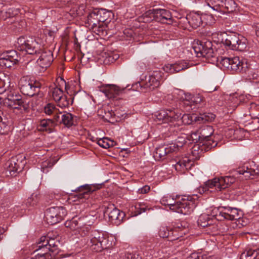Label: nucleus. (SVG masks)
<instances>
[{
    "label": "nucleus",
    "instance_id": "f257e3e1",
    "mask_svg": "<svg viewBox=\"0 0 259 259\" xmlns=\"http://www.w3.org/2000/svg\"><path fill=\"white\" fill-rule=\"evenodd\" d=\"M81 240L82 245L87 244L90 249L95 252H101L107 249L113 245V238L103 232L95 230L89 231L85 237Z\"/></svg>",
    "mask_w": 259,
    "mask_h": 259
},
{
    "label": "nucleus",
    "instance_id": "f03ea898",
    "mask_svg": "<svg viewBox=\"0 0 259 259\" xmlns=\"http://www.w3.org/2000/svg\"><path fill=\"white\" fill-rule=\"evenodd\" d=\"M97 217L92 214L78 217L75 216L67 221L65 225L71 230H76L81 237H85L97 221Z\"/></svg>",
    "mask_w": 259,
    "mask_h": 259
},
{
    "label": "nucleus",
    "instance_id": "7ed1b4c3",
    "mask_svg": "<svg viewBox=\"0 0 259 259\" xmlns=\"http://www.w3.org/2000/svg\"><path fill=\"white\" fill-rule=\"evenodd\" d=\"M236 178L234 176H226L225 177L215 178L209 180L205 183L203 186L197 188L198 193L200 194H208L215 190L221 191L234 183Z\"/></svg>",
    "mask_w": 259,
    "mask_h": 259
},
{
    "label": "nucleus",
    "instance_id": "20e7f679",
    "mask_svg": "<svg viewBox=\"0 0 259 259\" xmlns=\"http://www.w3.org/2000/svg\"><path fill=\"white\" fill-rule=\"evenodd\" d=\"M200 135L202 139V144L194 145L192 148L193 152L196 151L199 154L203 151L206 152L212 148L215 147L218 143L212 138L214 130L210 125H202L200 127Z\"/></svg>",
    "mask_w": 259,
    "mask_h": 259
},
{
    "label": "nucleus",
    "instance_id": "39448f33",
    "mask_svg": "<svg viewBox=\"0 0 259 259\" xmlns=\"http://www.w3.org/2000/svg\"><path fill=\"white\" fill-rule=\"evenodd\" d=\"M193 49L198 57H204L208 62H215V55L212 48V44L210 40L203 38L193 47Z\"/></svg>",
    "mask_w": 259,
    "mask_h": 259
},
{
    "label": "nucleus",
    "instance_id": "423d86ee",
    "mask_svg": "<svg viewBox=\"0 0 259 259\" xmlns=\"http://www.w3.org/2000/svg\"><path fill=\"white\" fill-rule=\"evenodd\" d=\"M44 84L42 80H31L22 78L19 82L20 90L24 95L30 97L39 95L41 97L42 94L40 93V90Z\"/></svg>",
    "mask_w": 259,
    "mask_h": 259
},
{
    "label": "nucleus",
    "instance_id": "0eeeda50",
    "mask_svg": "<svg viewBox=\"0 0 259 259\" xmlns=\"http://www.w3.org/2000/svg\"><path fill=\"white\" fill-rule=\"evenodd\" d=\"M16 47L20 51H26L30 55L40 53V45L33 37L21 36L17 39Z\"/></svg>",
    "mask_w": 259,
    "mask_h": 259
},
{
    "label": "nucleus",
    "instance_id": "6e6552de",
    "mask_svg": "<svg viewBox=\"0 0 259 259\" xmlns=\"http://www.w3.org/2000/svg\"><path fill=\"white\" fill-rule=\"evenodd\" d=\"M181 118L182 122L185 124H191L193 122L201 123L205 122H211L213 121L215 115L212 113H200L199 115L196 114H184L181 116Z\"/></svg>",
    "mask_w": 259,
    "mask_h": 259
},
{
    "label": "nucleus",
    "instance_id": "1a4fd4ad",
    "mask_svg": "<svg viewBox=\"0 0 259 259\" xmlns=\"http://www.w3.org/2000/svg\"><path fill=\"white\" fill-rule=\"evenodd\" d=\"M66 214L67 211L64 207L56 206L48 208L45 212V217L47 223L53 225L63 220Z\"/></svg>",
    "mask_w": 259,
    "mask_h": 259
},
{
    "label": "nucleus",
    "instance_id": "9d476101",
    "mask_svg": "<svg viewBox=\"0 0 259 259\" xmlns=\"http://www.w3.org/2000/svg\"><path fill=\"white\" fill-rule=\"evenodd\" d=\"M5 103L11 108L19 110L20 113H27L29 111L28 103L22 100L19 95H9Z\"/></svg>",
    "mask_w": 259,
    "mask_h": 259
},
{
    "label": "nucleus",
    "instance_id": "9b49d317",
    "mask_svg": "<svg viewBox=\"0 0 259 259\" xmlns=\"http://www.w3.org/2000/svg\"><path fill=\"white\" fill-rule=\"evenodd\" d=\"M219 214L218 217H221V220L223 219L233 221L239 220L241 218L242 213L237 208L229 206H220L219 208Z\"/></svg>",
    "mask_w": 259,
    "mask_h": 259
},
{
    "label": "nucleus",
    "instance_id": "f8f14e48",
    "mask_svg": "<svg viewBox=\"0 0 259 259\" xmlns=\"http://www.w3.org/2000/svg\"><path fill=\"white\" fill-rule=\"evenodd\" d=\"M59 242L58 240L54 238H52L49 234L47 236H44L40 238L39 242V250L44 248L47 251L51 252L52 254H55V255L58 252V244Z\"/></svg>",
    "mask_w": 259,
    "mask_h": 259
},
{
    "label": "nucleus",
    "instance_id": "ddd939ff",
    "mask_svg": "<svg viewBox=\"0 0 259 259\" xmlns=\"http://www.w3.org/2000/svg\"><path fill=\"white\" fill-rule=\"evenodd\" d=\"M181 113L178 109L163 110L160 111L156 117L158 121L163 123L172 122L180 118Z\"/></svg>",
    "mask_w": 259,
    "mask_h": 259
},
{
    "label": "nucleus",
    "instance_id": "4468645a",
    "mask_svg": "<svg viewBox=\"0 0 259 259\" xmlns=\"http://www.w3.org/2000/svg\"><path fill=\"white\" fill-rule=\"evenodd\" d=\"M104 215H108L110 221L116 224H120L125 216L124 213L117 208L113 204H109L105 207Z\"/></svg>",
    "mask_w": 259,
    "mask_h": 259
},
{
    "label": "nucleus",
    "instance_id": "2eb2a0df",
    "mask_svg": "<svg viewBox=\"0 0 259 259\" xmlns=\"http://www.w3.org/2000/svg\"><path fill=\"white\" fill-rule=\"evenodd\" d=\"M218 35L221 38V42L229 49L236 51V48H239V46L237 45V42L239 40L238 33L232 32L228 33L224 32Z\"/></svg>",
    "mask_w": 259,
    "mask_h": 259
},
{
    "label": "nucleus",
    "instance_id": "dca6fc26",
    "mask_svg": "<svg viewBox=\"0 0 259 259\" xmlns=\"http://www.w3.org/2000/svg\"><path fill=\"white\" fill-rule=\"evenodd\" d=\"M195 204L191 200L183 199L182 201H177L172 207V210L187 215L193 211L195 207Z\"/></svg>",
    "mask_w": 259,
    "mask_h": 259
},
{
    "label": "nucleus",
    "instance_id": "f3484780",
    "mask_svg": "<svg viewBox=\"0 0 259 259\" xmlns=\"http://www.w3.org/2000/svg\"><path fill=\"white\" fill-rule=\"evenodd\" d=\"M216 222L215 219L205 213L201 214L197 221L199 226L203 228H207V230L212 232H215L218 229Z\"/></svg>",
    "mask_w": 259,
    "mask_h": 259
},
{
    "label": "nucleus",
    "instance_id": "a211bd4d",
    "mask_svg": "<svg viewBox=\"0 0 259 259\" xmlns=\"http://www.w3.org/2000/svg\"><path fill=\"white\" fill-rule=\"evenodd\" d=\"M40 56L37 60V64L41 68L40 71H44L49 67L53 61V53L51 51L40 52Z\"/></svg>",
    "mask_w": 259,
    "mask_h": 259
},
{
    "label": "nucleus",
    "instance_id": "6ab92c4d",
    "mask_svg": "<svg viewBox=\"0 0 259 259\" xmlns=\"http://www.w3.org/2000/svg\"><path fill=\"white\" fill-rule=\"evenodd\" d=\"M124 90V88L121 89L116 85L109 84L103 89L102 92L108 98L115 100L117 99L118 96L122 94Z\"/></svg>",
    "mask_w": 259,
    "mask_h": 259
},
{
    "label": "nucleus",
    "instance_id": "aec40b11",
    "mask_svg": "<svg viewBox=\"0 0 259 259\" xmlns=\"http://www.w3.org/2000/svg\"><path fill=\"white\" fill-rule=\"evenodd\" d=\"M91 185L85 184L72 190L77 193L75 195V198H76V199L74 201L78 200L80 202H83V199H88L89 194L94 191Z\"/></svg>",
    "mask_w": 259,
    "mask_h": 259
},
{
    "label": "nucleus",
    "instance_id": "412c9836",
    "mask_svg": "<svg viewBox=\"0 0 259 259\" xmlns=\"http://www.w3.org/2000/svg\"><path fill=\"white\" fill-rule=\"evenodd\" d=\"M155 21L161 23L171 24L173 20L171 13L165 9H156Z\"/></svg>",
    "mask_w": 259,
    "mask_h": 259
},
{
    "label": "nucleus",
    "instance_id": "4be33fe9",
    "mask_svg": "<svg viewBox=\"0 0 259 259\" xmlns=\"http://www.w3.org/2000/svg\"><path fill=\"white\" fill-rule=\"evenodd\" d=\"M23 165L17 157H13L5 163V168L11 176H13Z\"/></svg>",
    "mask_w": 259,
    "mask_h": 259
},
{
    "label": "nucleus",
    "instance_id": "5701e85b",
    "mask_svg": "<svg viewBox=\"0 0 259 259\" xmlns=\"http://www.w3.org/2000/svg\"><path fill=\"white\" fill-rule=\"evenodd\" d=\"M230 63V70L232 71L236 72H245L247 69L246 62L240 60L237 56L231 58Z\"/></svg>",
    "mask_w": 259,
    "mask_h": 259
},
{
    "label": "nucleus",
    "instance_id": "b1692460",
    "mask_svg": "<svg viewBox=\"0 0 259 259\" xmlns=\"http://www.w3.org/2000/svg\"><path fill=\"white\" fill-rule=\"evenodd\" d=\"M185 21H187L192 28H197L202 24L201 15L197 13H190L186 17L182 19L181 22Z\"/></svg>",
    "mask_w": 259,
    "mask_h": 259
},
{
    "label": "nucleus",
    "instance_id": "393cba45",
    "mask_svg": "<svg viewBox=\"0 0 259 259\" xmlns=\"http://www.w3.org/2000/svg\"><path fill=\"white\" fill-rule=\"evenodd\" d=\"M190 67L189 63L184 61H179L175 64L165 65L164 69L170 73L179 72L180 71L185 70Z\"/></svg>",
    "mask_w": 259,
    "mask_h": 259
},
{
    "label": "nucleus",
    "instance_id": "a878e982",
    "mask_svg": "<svg viewBox=\"0 0 259 259\" xmlns=\"http://www.w3.org/2000/svg\"><path fill=\"white\" fill-rule=\"evenodd\" d=\"M192 164L193 162L188 157H185L177 161L174 166L177 171L183 173L190 169Z\"/></svg>",
    "mask_w": 259,
    "mask_h": 259
},
{
    "label": "nucleus",
    "instance_id": "bb28decb",
    "mask_svg": "<svg viewBox=\"0 0 259 259\" xmlns=\"http://www.w3.org/2000/svg\"><path fill=\"white\" fill-rule=\"evenodd\" d=\"M208 5L214 10L219 11L223 7L229 10L228 5H234L235 3L233 0H210Z\"/></svg>",
    "mask_w": 259,
    "mask_h": 259
},
{
    "label": "nucleus",
    "instance_id": "cd10ccee",
    "mask_svg": "<svg viewBox=\"0 0 259 259\" xmlns=\"http://www.w3.org/2000/svg\"><path fill=\"white\" fill-rule=\"evenodd\" d=\"M55 124L51 119H44L40 120L37 125V129L40 132H46L51 133L54 131Z\"/></svg>",
    "mask_w": 259,
    "mask_h": 259
},
{
    "label": "nucleus",
    "instance_id": "c85d7f7f",
    "mask_svg": "<svg viewBox=\"0 0 259 259\" xmlns=\"http://www.w3.org/2000/svg\"><path fill=\"white\" fill-rule=\"evenodd\" d=\"M161 77V72L159 71H154L148 76H146L145 79L148 83L152 84L154 87L158 88L160 85Z\"/></svg>",
    "mask_w": 259,
    "mask_h": 259
},
{
    "label": "nucleus",
    "instance_id": "c756f323",
    "mask_svg": "<svg viewBox=\"0 0 259 259\" xmlns=\"http://www.w3.org/2000/svg\"><path fill=\"white\" fill-rule=\"evenodd\" d=\"M235 175H243L246 179L250 178L251 176L259 175V168H249L248 167L239 168L235 171Z\"/></svg>",
    "mask_w": 259,
    "mask_h": 259
},
{
    "label": "nucleus",
    "instance_id": "7c9ffc66",
    "mask_svg": "<svg viewBox=\"0 0 259 259\" xmlns=\"http://www.w3.org/2000/svg\"><path fill=\"white\" fill-rule=\"evenodd\" d=\"M18 62V60L10 57L7 54L3 53L1 55L0 65L6 68H11Z\"/></svg>",
    "mask_w": 259,
    "mask_h": 259
},
{
    "label": "nucleus",
    "instance_id": "2f4dec72",
    "mask_svg": "<svg viewBox=\"0 0 259 259\" xmlns=\"http://www.w3.org/2000/svg\"><path fill=\"white\" fill-rule=\"evenodd\" d=\"M73 100L74 98L71 95L68 96L64 94V95L56 102L57 103L58 106L63 108L68 107L70 105H72L73 103Z\"/></svg>",
    "mask_w": 259,
    "mask_h": 259
},
{
    "label": "nucleus",
    "instance_id": "473e14b6",
    "mask_svg": "<svg viewBox=\"0 0 259 259\" xmlns=\"http://www.w3.org/2000/svg\"><path fill=\"white\" fill-rule=\"evenodd\" d=\"M75 116L71 113L64 112L61 115L60 123L63 124L65 126L70 127L74 124V118Z\"/></svg>",
    "mask_w": 259,
    "mask_h": 259
},
{
    "label": "nucleus",
    "instance_id": "72a5a7b5",
    "mask_svg": "<svg viewBox=\"0 0 259 259\" xmlns=\"http://www.w3.org/2000/svg\"><path fill=\"white\" fill-rule=\"evenodd\" d=\"M97 15L99 18V21L101 22H109L110 21V18L112 14L111 12L107 11L104 9H95Z\"/></svg>",
    "mask_w": 259,
    "mask_h": 259
},
{
    "label": "nucleus",
    "instance_id": "f704fd0d",
    "mask_svg": "<svg viewBox=\"0 0 259 259\" xmlns=\"http://www.w3.org/2000/svg\"><path fill=\"white\" fill-rule=\"evenodd\" d=\"M167 155L166 146L162 145L156 148L154 157L155 159L160 160L165 159Z\"/></svg>",
    "mask_w": 259,
    "mask_h": 259
},
{
    "label": "nucleus",
    "instance_id": "c9c22d12",
    "mask_svg": "<svg viewBox=\"0 0 259 259\" xmlns=\"http://www.w3.org/2000/svg\"><path fill=\"white\" fill-rule=\"evenodd\" d=\"M88 23L89 25L91 26L92 28H94L99 25L101 21H99V18L95 10H94L88 16L87 19Z\"/></svg>",
    "mask_w": 259,
    "mask_h": 259
},
{
    "label": "nucleus",
    "instance_id": "e433bc0d",
    "mask_svg": "<svg viewBox=\"0 0 259 259\" xmlns=\"http://www.w3.org/2000/svg\"><path fill=\"white\" fill-rule=\"evenodd\" d=\"M259 254V249H250L242 252L240 255V259H254Z\"/></svg>",
    "mask_w": 259,
    "mask_h": 259
},
{
    "label": "nucleus",
    "instance_id": "4c0bfd02",
    "mask_svg": "<svg viewBox=\"0 0 259 259\" xmlns=\"http://www.w3.org/2000/svg\"><path fill=\"white\" fill-rule=\"evenodd\" d=\"M156 9H153L146 11L141 17L143 22L149 23L153 20L155 21Z\"/></svg>",
    "mask_w": 259,
    "mask_h": 259
},
{
    "label": "nucleus",
    "instance_id": "58836bf2",
    "mask_svg": "<svg viewBox=\"0 0 259 259\" xmlns=\"http://www.w3.org/2000/svg\"><path fill=\"white\" fill-rule=\"evenodd\" d=\"M231 59V58H228L223 56H217L216 55L215 62L219 63L224 68L230 70Z\"/></svg>",
    "mask_w": 259,
    "mask_h": 259
},
{
    "label": "nucleus",
    "instance_id": "ea45409f",
    "mask_svg": "<svg viewBox=\"0 0 259 259\" xmlns=\"http://www.w3.org/2000/svg\"><path fill=\"white\" fill-rule=\"evenodd\" d=\"M200 128L198 130H196L192 132L191 134L189 136V140L192 141L193 142L197 143L195 145H199L202 144L201 142H202V139L200 135Z\"/></svg>",
    "mask_w": 259,
    "mask_h": 259
},
{
    "label": "nucleus",
    "instance_id": "a19ab883",
    "mask_svg": "<svg viewBox=\"0 0 259 259\" xmlns=\"http://www.w3.org/2000/svg\"><path fill=\"white\" fill-rule=\"evenodd\" d=\"M190 102L195 108L197 105L202 106L204 104V97L200 94H195L189 97Z\"/></svg>",
    "mask_w": 259,
    "mask_h": 259
},
{
    "label": "nucleus",
    "instance_id": "79ce46f5",
    "mask_svg": "<svg viewBox=\"0 0 259 259\" xmlns=\"http://www.w3.org/2000/svg\"><path fill=\"white\" fill-rule=\"evenodd\" d=\"M39 200V194L35 192L28 198L26 200V205L27 206H33L36 205Z\"/></svg>",
    "mask_w": 259,
    "mask_h": 259
},
{
    "label": "nucleus",
    "instance_id": "37998d69",
    "mask_svg": "<svg viewBox=\"0 0 259 259\" xmlns=\"http://www.w3.org/2000/svg\"><path fill=\"white\" fill-rule=\"evenodd\" d=\"M169 229L167 227H161L158 232L159 236L163 238H167L168 240L170 241H174L175 238L170 236V235H169ZM176 237H177L175 236V238Z\"/></svg>",
    "mask_w": 259,
    "mask_h": 259
},
{
    "label": "nucleus",
    "instance_id": "c03bdc74",
    "mask_svg": "<svg viewBox=\"0 0 259 259\" xmlns=\"http://www.w3.org/2000/svg\"><path fill=\"white\" fill-rule=\"evenodd\" d=\"M160 201L162 205L169 206L171 210H172V206L176 203L174 199V196L171 195L163 196Z\"/></svg>",
    "mask_w": 259,
    "mask_h": 259
},
{
    "label": "nucleus",
    "instance_id": "a18cd8bd",
    "mask_svg": "<svg viewBox=\"0 0 259 259\" xmlns=\"http://www.w3.org/2000/svg\"><path fill=\"white\" fill-rule=\"evenodd\" d=\"M97 143L101 147L107 149L110 146H113V141H110L107 138H103L102 139L96 138Z\"/></svg>",
    "mask_w": 259,
    "mask_h": 259
},
{
    "label": "nucleus",
    "instance_id": "49530a36",
    "mask_svg": "<svg viewBox=\"0 0 259 259\" xmlns=\"http://www.w3.org/2000/svg\"><path fill=\"white\" fill-rule=\"evenodd\" d=\"M151 209V207L148 204L145 203H139L135 206L136 214H140L142 212L150 210Z\"/></svg>",
    "mask_w": 259,
    "mask_h": 259
},
{
    "label": "nucleus",
    "instance_id": "de8ad7c7",
    "mask_svg": "<svg viewBox=\"0 0 259 259\" xmlns=\"http://www.w3.org/2000/svg\"><path fill=\"white\" fill-rule=\"evenodd\" d=\"M44 112L47 115H52L58 112V109L56 107L55 105L53 103H48L44 107Z\"/></svg>",
    "mask_w": 259,
    "mask_h": 259
},
{
    "label": "nucleus",
    "instance_id": "09e8293b",
    "mask_svg": "<svg viewBox=\"0 0 259 259\" xmlns=\"http://www.w3.org/2000/svg\"><path fill=\"white\" fill-rule=\"evenodd\" d=\"M239 41H237V45L239 46V48H236V51H243L247 47V39L243 36L238 34Z\"/></svg>",
    "mask_w": 259,
    "mask_h": 259
},
{
    "label": "nucleus",
    "instance_id": "8fccbe9b",
    "mask_svg": "<svg viewBox=\"0 0 259 259\" xmlns=\"http://www.w3.org/2000/svg\"><path fill=\"white\" fill-rule=\"evenodd\" d=\"M19 13L18 9L14 8H10L7 11L5 12V16L3 15L2 18L6 20L8 18H12L17 15Z\"/></svg>",
    "mask_w": 259,
    "mask_h": 259
},
{
    "label": "nucleus",
    "instance_id": "3c124183",
    "mask_svg": "<svg viewBox=\"0 0 259 259\" xmlns=\"http://www.w3.org/2000/svg\"><path fill=\"white\" fill-rule=\"evenodd\" d=\"M119 259H141V256L137 253L125 252L121 253Z\"/></svg>",
    "mask_w": 259,
    "mask_h": 259
},
{
    "label": "nucleus",
    "instance_id": "603ef678",
    "mask_svg": "<svg viewBox=\"0 0 259 259\" xmlns=\"http://www.w3.org/2000/svg\"><path fill=\"white\" fill-rule=\"evenodd\" d=\"M52 97L55 102L58 101L64 95L63 91L57 87L54 88L52 91Z\"/></svg>",
    "mask_w": 259,
    "mask_h": 259
},
{
    "label": "nucleus",
    "instance_id": "864d4df0",
    "mask_svg": "<svg viewBox=\"0 0 259 259\" xmlns=\"http://www.w3.org/2000/svg\"><path fill=\"white\" fill-rule=\"evenodd\" d=\"M0 123L11 126L12 120L9 115L4 114L3 112L0 113Z\"/></svg>",
    "mask_w": 259,
    "mask_h": 259
},
{
    "label": "nucleus",
    "instance_id": "5fc2aeb1",
    "mask_svg": "<svg viewBox=\"0 0 259 259\" xmlns=\"http://www.w3.org/2000/svg\"><path fill=\"white\" fill-rule=\"evenodd\" d=\"M181 104V106L184 107V109L188 112H189L191 110L195 109V107L193 106L192 103H191V102H190V99L189 98L188 99L184 100Z\"/></svg>",
    "mask_w": 259,
    "mask_h": 259
},
{
    "label": "nucleus",
    "instance_id": "6e6d98bb",
    "mask_svg": "<svg viewBox=\"0 0 259 259\" xmlns=\"http://www.w3.org/2000/svg\"><path fill=\"white\" fill-rule=\"evenodd\" d=\"M142 84L143 85V91L144 93H148L154 90L156 87H154L152 84L148 83V81L145 79V80H142Z\"/></svg>",
    "mask_w": 259,
    "mask_h": 259
},
{
    "label": "nucleus",
    "instance_id": "4d7b16f0",
    "mask_svg": "<svg viewBox=\"0 0 259 259\" xmlns=\"http://www.w3.org/2000/svg\"><path fill=\"white\" fill-rule=\"evenodd\" d=\"M201 19L202 24L204 23L205 25H211L214 22L213 17L211 15H201Z\"/></svg>",
    "mask_w": 259,
    "mask_h": 259
},
{
    "label": "nucleus",
    "instance_id": "13d9d810",
    "mask_svg": "<svg viewBox=\"0 0 259 259\" xmlns=\"http://www.w3.org/2000/svg\"><path fill=\"white\" fill-rule=\"evenodd\" d=\"M187 259H213L211 256L207 257L206 255H203L200 253L194 252L191 253Z\"/></svg>",
    "mask_w": 259,
    "mask_h": 259
},
{
    "label": "nucleus",
    "instance_id": "bf43d9fd",
    "mask_svg": "<svg viewBox=\"0 0 259 259\" xmlns=\"http://www.w3.org/2000/svg\"><path fill=\"white\" fill-rule=\"evenodd\" d=\"M55 254L52 253H44L41 254H39V255L32 256L31 259H55Z\"/></svg>",
    "mask_w": 259,
    "mask_h": 259
},
{
    "label": "nucleus",
    "instance_id": "052dcab7",
    "mask_svg": "<svg viewBox=\"0 0 259 259\" xmlns=\"http://www.w3.org/2000/svg\"><path fill=\"white\" fill-rule=\"evenodd\" d=\"M102 57L104 58L103 63L105 64H110L114 62L110 52L109 53H104Z\"/></svg>",
    "mask_w": 259,
    "mask_h": 259
},
{
    "label": "nucleus",
    "instance_id": "680f3d73",
    "mask_svg": "<svg viewBox=\"0 0 259 259\" xmlns=\"http://www.w3.org/2000/svg\"><path fill=\"white\" fill-rule=\"evenodd\" d=\"M166 148L167 153L168 154L177 152L179 150V147H182V145H178L176 144H170L169 145L165 146Z\"/></svg>",
    "mask_w": 259,
    "mask_h": 259
},
{
    "label": "nucleus",
    "instance_id": "e2e57ef3",
    "mask_svg": "<svg viewBox=\"0 0 259 259\" xmlns=\"http://www.w3.org/2000/svg\"><path fill=\"white\" fill-rule=\"evenodd\" d=\"M178 231L174 228L169 229V235L170 236L175 238V236H177L176 238H175L174 240H177L179 238V237H182L183 234H185V232H178Z\"/></svg>",
    "mask_w": 259,
    "mask_h": 259
},
{
    "label": "nucleus",
    "instance_id": "0e129e2a",
    "mask_svg": "<svg viewBox=\"0 0 259 259\" xmlns=\"http://www.w3.org/2000/svg\"><path fill=\"white\" fill-rule=\"evenodd\" d=\"M143 85L142 84V80L132 84V89L134 91H138L141 93H144L143 91Z\"/></svg>",
    "mask_w": 259,
    "mask_h": 259
},
{
    "label": "nucleus",
    "instance_id": "69168bd1",
    "mask_svg": "<svg viewBox=\"0 0 259 259\" xmlns=\"http://www.w3.org/2000/svg\"><path fill=\"white\" fill-rule=\"evenodd\" d=\"M11 130V126L0 123V135H7Z\"/></svg>",
    "mask_w": 259,
    "mask_h": 259
},
{
    "label": "nucleus",
    "instance_id": "338daca9",
    "mask_svg": "<svg viewBox=\"0 0 259 259\" xmlns=\"http://www.w3.org/2000/svg\"><path fill=\"white\" fill-rule=\"evenodd\" d=\"M6 79H8L4 73L0 72V89L4 88L6 84Z\"/></svg>",
    "mask_w": 259,
    "mask_h": 259
},
{
    "label": "nucleus",
    "instance_id": "774afa93",
    "mask_svg": "<svg viewBox=\"0 0 259 259\" xmlns=\"http://www.w3.org/2000/svg\"><path fill=\"white\" fill-rule=\"evenodd\" d=\"M123 34L124 35L125 37H126V39H128L130 38H131L133 37L134 33L133 31V30L131 29H125L123 32Z\"/></svg>",
    "mask_w": 259,
    "mask_h": 259
}]
</instances>
